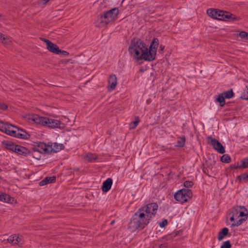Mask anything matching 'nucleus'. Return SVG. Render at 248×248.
<instances>
[{
    "label": "nucleus",
    "mask_w": 248,
    "mask_h": 248,
    "mask_svg": "<svg viewBox=\"0 0 248 248\" xmlns=\"http://www.w3.org/2000/svg\"><path fill=\"white\" fill-rule=\"evenodd\" d=\"M142 210H143L139 209L133 216L130 222L128 224V228L131 232L143 229L150 221V218L146 216L145 214H144Z\"/></svg>",
    "instance_id": "nucleus-1"
},
{
    "label": "nucleus",
    "mask_w": 248,
    "mask_h": 248,
    "mask_svg": "<svg viewBox=\"0 0 248 248\" xmlns=\"http://www.w3.org/2000/svg\"><path fill=\"white\" fill-rule=\"evenodd\" d=\"M207 15L212 18L220 20H238L239 17L229 12L217 10L216 9H208L207 10Z\"/></svg>",
    "instance_id": "nucleus-2"
},
{
    "label": "nucleus",
    "mask_w": 248,
    "mask_h": 248,
    "mask_svg": "<svg viewBox=\"0 0 248 248\" xmlns=\"http://www.w3.org/2000/svg\"><path fill=\"white\" fill-rule=\"evenodd\" d=\"M31 119L37 124L50 128H61V125L62 124L59 120L41 117L37 114L33 115Z\"/></svg>",
    "instance_id": "nucleus-3"
},
{
    "label": "nucleus",
    "mask_w": 248,
    "mask_h": 248,
    "mask_svg": "<svg viewBox=\"0 0 248 248\" xmlns=\"http://www.w3.org/2000/svg\"><path fill=\"white\" fill-rule=\"evenodd\" d=\"M119 13L118 8L115 7L109 10L104 12L100 15L97 19V26L99 27H104L113 20Z\"/></svg>",
    "instance_id": "nucleus-4"
},
{
    "label": "nucleus",
    "mask_w": 248,
    "mask_h": 248,
    "mask_svg": "<svg viewBox=\"0 0 248 248\" xmlns=\"http://www.w3.org/2000/svg\"><path fill=\"white\" fill-rule=\"evenodd\" d=\"M146 47L145 44L140 39H134L132 40L128 48L131 56L137 60Z\"/></svg>",
    "instance_id": "nucleus-5"
},
{
    "label": "nucleus",
    "mask_w": 248,
    "mask_h": 248,
    "mask_svg": "<svg viewBox=\"0 0 248 248\" xmlns=\"http://www.w3.org/2000/svg\"><path fill=\"white\" fill-rule=\"evenodd\" d=\"M192 196V191L188 188L179 190L174 194L175 199L182 203L185 202L189 200Z\"/></svg>",
    "instance_id": "nucleus-6"
},
{
    "label": "nucleus",
    "mask_w": 248,
    "mask_h": 248,
    "mask_svg": "<svg viewBox=\"0 0 248 248\" xmlns=\"http://www.w3.org/2000/svg\"><path fill=\"white\" fill-rule=\"evenodd\" d=\"M158 206L156 203L153 202L148 203L146 206L140 208L142 209V211L145 214L146 216L150 218L151 220L156 214L158 210Z\"/></svg>",
    "instance_id": "nucleus-7"
},
{
    "label": "nucleus",
    "mask_w": 248,
    "mask_h": 248,
    "mask_svg": "<svg viewBox=\"0 0 248 248\" xmlns=\"http://www.w3.org/2000/svg\"><path fill=\"white\" fill-rule=\"evenodd\" d=\"M156 53L155 51L145 47L140 56L137 59V61L144 60V61L151 62L155 59Z\"/></svg>",
    "instance_id": "nucleus-8"
},
{
    "label": "nucleus",
    "mask_w": 248,
    "mask_h": 248,
    "mask_svg": "<svg viewBox=\"0 0 248 248\" xmlns=\"http://www.w3.org/2000/svg\"><path fill=\"white\" fill-rule=\"evenodd\" d=\"M207 143L212 145L213 148L220 154H224L225 150L222 144L216 139L208 136L206 138Z\"/></svg>",
    "instance_id": "nucleus-9"
},
{
    "label": "nucleus",
    "mask_w": 248,
    "mask_h": 248,
    "mask_svg": "<svg viewBox=\"0 0 248 248\" xmlns=\"http://www.w3.org/2000/svg\"><path fill=\"white\" fill-rule=\"evenodd\" d=\"M49 149V144H46L44 142H40L37 146L32 148L33 151L42 154L50 153L51 150Z\"/></svg>",
    "instance_id": "nucleus-10"
},
{
    "label": "nucleus",
    "mask_w": 248,
    "mask_h": 248,
    "mask_svg": "<svg viewBox=\"0 0 248 248\" xmlns=\"http://www.w3.org/2000/svg\"><path fill=\"white\" fill-rule=\"evenodd\" d=\"M41 40L46 43L47 49L49 51L55 54L58 53V50H59V48L56 44L46 38H41Z\"/></svg>",
    "instance_id": "nucleus-11"
},
{
    "label": "nucleus",
    "mask_w": 248,
    "mask_h": 248,
    "mask_svg": "<svg viewBox=\"0 0 248 248\" xmlns=\"http://www.w3.org/2000/svg\"><path fill=\"white\" fill-rule=\"evenodd\" d=\"M9 243H11L13 245H20L22 244V239L16 234H14L10 236L7 239Z\"/></svg>",
    "instance_id": "nucleus-12"
},
{
    "label": "nucleus",
    "mask_w": 248,
    "mask_h": 248,
    "mask_svg": "<svg viewBox=\"0 0 248 248\" xmlns=\"http://www.w3.org/2000/svg\"><path fill=\"white\" fill-rule=\"evenodd\" d=\"M117 84V78L115 75L112 74L110 75L109 79L108 80V90L109 91H113Z\"/></svg>",
    "instance_id": "nucleus-13"
},
{
    "label": "nucleus",
    "mask_w": 248,
    "mask_h": 248,
    "mask_svg": "<svg viewBox=\"0 0 248 248\" xmlns=\"http://www.w3.org/2000/svg\"><path fill=\"white\" fill-rule=\"evenodd\" d=\"M15 152L24 156H28L31 154V152L25 147L17 145L15 148Z\"/></svg>",
    "instance_id": "nucleus-14"
},
{
    "label": "nucleus",
    "mask_w": 248,
    "mask_h": 248,
    "mask_svg": "<svg viewBox=\"0 0 248 248\" xmlns=\"http://www.w3.org/2000/svg\"><path fill=\"white\" fill-rule=\"evenodd\" d=\"M0 201L9 203H13L16 202V201L14 198L11 197L9 195L5 193L0 191Z\"/></svg>",
    "instance_id": "nucleus-15"
},
{
    "label": "nucleus",
    "mask_w": 248,
    "mask_h": 248,
    "mask_svg": "<svg viewBox=\"0 0 248 248\" xmlns=\"http://www.w3.org/2000/svg\"><path fill=\"white\" fill-rule=\"evenodd\" d=\"M112 185V179L110 178H108L103 183L102 186V191L104 192H107L110 189Z\"/></svg>",
    "instance_id": "nucleus-16"
},
{
    "label": "nucleus",
    "mask_w": 248,
    "mask_h": 248,
    "mask_svg": "<svg viewBox=\"0 0 248 248\" xmlns=\"http://www.w3.org/2000/svg\"><path fill=\"white\" fill-rule=\"evenodd\" d=\"M64 148V146L62 144L54 143L53 144L49 145V150H51V153L54 152L56 153L60 150L63 149Z\"/></svg>",
    "instance_id": "nucleus-17"
},
{
    "label": "nucleus",
    "mask_w": 248,
    "mask_h": 248,
    "mask_svg": "<svg viewBox=\"0 0 248 248\" xmlns=\"http://www.w3.org/2000/svg\"><path fill=\"white\" fill-rule=\"evenodd\" d=\"M2 143L3 145L5 146L7 149L15 152V148L17 145H16L13 142L4 140Z\"/></svg>",
    "instance_id": "nucleus-18"
},
{
    "label": "nucleus",
    "mask_w": 248,
    "mask_h": 248,
    "mask_svg": "<svg viewBox=\"0 0 248 248\" xmlns=\"http://www.w3.org/2000/svg\"><path fill=\"white\" fill-rule=\"evenodd\" d=\"M56 181V177H46L42 181H41L39 185L40 186H45L47 184L54 182Z\"/></svg>",
    "instance_id": "nucleus-19"
},
{
    "label": "nucleus",
    "mask_w": 248,
    "mask_h": 248,
    "mask_svg": "<svg viewBox=\"0 0 248 248\" xmlns=\"http://www.w3.org/2000/svg\"><path fill=\"white\" fill-rule=\"evenodd\" d=\"M229 234V229L227 228H222L218 233L217 239L219 241L222 240L224 237Z\"/></svg>",
    "instance_id": "nucleus-20"
},
{
    "label": "nucleus",
    "mask_w": 248,
    "mask_h": 248,
    "mask_svg": "<svg viewBox=\"0 0 248 248\" xmlns=\"http://www.w3.org/2000/svg\"><path fill=\"white\" fill-rule=\"evenodd\" d=\"M239 218H245L246 220L248 217V211L247 209L243 206H241V210L239 213Z\"/></svg>",
    "instance_id": "nucleus-21"
},
{
    "label": "nucleus",
    "mask_w": 248,
    "mask_h": 248,
    "mask_svg": "<svg viewBox=\"0 0 248 248\" xmlns=\"http://www.w3.org/2000/svg\"><path fill=\"white\" fill-rule=\"evenodd\" d=\"M159 45V40L156 38H155L152 40L150 46L149 48L150 49H152L153 51H155V52L156 53V50Z\"/></svg>",
    "instance_id": "nucleus-22"
},
{
    "label": "nucleus",
    "mask_w": 248,
    "mask_h": 248,
    "mask_svg": "<svg viewBox=\"0 0 248 248\" xmlns=\"http://www.w3.org/2000/svg\"><path fill=\"white\" fill-rule=\"evenodd\" d=\"M17 135V138L21 139L27 140L29 139L30 137V134L21 128L19 133H18Z\"/></svg>",
    "instance_id": "nucleus-23"
},
{
    "label": "nucleus",
    "mask_w": 248,
    "mask_h": 248,
    "mask_svg": "<svg viewBox=\"0 0 248 248\" xmlns=\"http://www.w3.org/2000/svg\"><path fill=\"white\" fill-rule=\"evenodd\" d=\"M9 126H14V125L7 122L0 121V130L6 133Z\"/></svg>",
    "instance_id": "nucleus-24"
},
{
    "label": "nucleus",
    "mask_w": 248,
    "mask_h": 248,
    "mask_svg": "<svg viewBox=\"0 0 248 248\" xmlns=\"http://www.w3.org/2000/svg\"><path fill=\"white\" fill-rule=\"evenodd\" d=\"M0 42L5 45H10L11 43V40L8 36L1 33H0Z\"/></svg>",
    "instance_id": "nucleus-25"
},
{
    "label": "nucleus",
    "mask_w": 248,
    "mask_h": 248,
    "mask_svg": "<svg viewBox=\"0 0 248 248\" xmlns=\"http://www.w3.org/2000/svg\"><path fill=\"white\" fill-rule=\"evenodd\" d=\"M225 98L222 93H220L216 99V102L219 103L220 107H223L225 104Z\"/></svg>",
    "instance_id": "nucleus-26"
},
{
    "label": "nucleus",
    "mask_w": 248,
    "mask_h": 248,
    "mask_svg": "<svg viewBox=\"0 0 248 248\" xmlns=\"http://www.w3.org/2000/svg\"><path fill=\"white\" fill-rule=\"evenodd\" d=\"M222 94H223V95L224 96V98L226 99L231 98L234 95V93L232 89L229 90L228 91L224 92L222 93Z\"/></svg>",
    "instance_id": "nucleus-27"
},
{
    "label": "nucleus",
    "mask_w": 248,
    "mask_h": 248,
    "mask_svg": "<svg viewBox=\"0 0 248 248\" xmlns=\"http://www.w3.org/2000/svg\"><path fill=\"white\" fill-rule=\"evenodd\" d=\"M186 143V138L184 136H182L179 138L177 140L176 146L178 147H183Z\"/></svg>",
    "instance_id": "nucleus-28"
},
{
    "label": "nucleus",
    "mask_w": 248,
    "mask_h": 248,
    "mask_svg": "<svg viewBox=\"0 0 248 248\" xmlns=\"http://www.w3.org/2000/svg\"><path fill=\"white\" fill-rule=\"evenodd\" d=\"M241 206H237L233 208L232 211V214L236 217V219L239 218V213L241 210Z\"/></svg>",
    "instance_id": "nucleus-29"
},
{
    "label": "nucleus",
    "mask_w": 248,
    "mask_h": 248,
    "mask_svg": "<svg viewBox=\"0 0 248 248\" xmlns=\"http://www.w3.org/2000/svg\"><path fill=\"white\" fill-rule=\"evenodd\" d=\"M242 164L237 165L236 168L245 169L248 168V158H245L241 161Z\"/></svg>",
    "instance_id": "nucleus-30"
},
{
    "label": "nucleus",
    "mask_w": 248,
    "mask_h": 248,
    "mask_svg": "<svg viewBox=\"0 0 248 248\" xmlns=\"http://www.w3.org/2000/svg\"><path fill=\"white\" fill-rule=\"evenodd\" d=\"M244 221H245V218H237L236 219L235 221H234V222L231 224V226L232 227L238 226L242 224Z\"/></svg>",
    "instance_id": "nucleus-31"
},
{
    "label": "nucleus",
    "mask_w": 248,
    "mask_h": 248,
    "mask_svg": "<svg viewBox=\"0 0 248 248\" xmlns=\"http://www.w3.org/2000/svg\"><path fill=\"white\" fill-rule=\"evenodd\" d=\"M220 160L223 163H228L231 162V158L228 155L224 154L221 156Z\"/></svg>",
    "instance_id": "nucleus-32"
},
{
    "label": "nucleus",
    "mask_w": 248,
    "mask_h": 248,
    "mask_svg": "<svg viewBox=\"0 0 248 248\" xmlns=\"http://www.w3.org/2000/svg\"><path fill=\"white\" fill-rule=\"evenodd\" d=\"M42 153H40L39 152H34L32 150V152H31V154L30 155H31L33 157L35 158V159L37 160H40L41 157V154Z\"/></svg>",
    "instance_id": "nucleus-33"
},
{
    "label": "nucleus",
    "mask_w": 248,
    "mask_h": 248,
    "mask_svg": "<svg viewBox=\"0 0 248 248\" xmlns=\"http://www.w3.org/2000/svg\"><path fill=\"white\" fill-rule=\"evenodd\" d=\"M139 123L140 120H139L138 118H137L135 121L131 122L129 124L130 129L135 128L137 126Z\"/></svg>",
    "instance_id": "nucleus-34"
},
{
    "label": "nucleus",
    "mask_w": 248,
    "mask_h": 248,
    "mask_svg": "<svg viewBox=\"0 0 248 248\" xmlns=\"http://www.w3.org/2000/svg\"><path fill=\"white\" fill-rule=\"evenodd\" d=\"M86 157L90 161H93L97 159L96 155L92 153L87 154L86 155Z\"/></svg>",
    "instance_id": "nucleus-35"
},
{
    "label": "nucleus",
    "mask_w": 248,
    "mask_h": 248,
    "mask_svg": "<svg viewBox=\"0 0 248 248\" xmlns=\"http://www.w3.org/2000/svg\"><path fill=\"white\" fill-rule=\"evenodd\" d=\"M231 247L230 241L227 240L222 243L220 248H231Z\"/></svg>",
    "instance_id": "nucleus-36"
},
{
    "label": "nucleus",
    "mask_w": 248,
    "mask_h": 248,
    "mask_svg": "<svg viewBox=\"0 0 248 248\" xmlns=\"http://www.w3.org/2000/svg\"><path fill=\"white\" fill-rule=\"evenodd\" d=\"M239 36L242 39L248 40V32H247L242 31L239 33Z\"/></svg>",
    "instance_id": "nucleus-37"
},
{
    "label": "nucleus",
    "mask_w": 248,
    "mask_h": 248,
    "mask_svg": "<svg viewBox=\"0 0 248 248\" xmlns=\"http://www.w3.org/2000/svg\"><path fill=\"white\" fill-rule=\"evenodd\" d=\"M194 183L191 181H186L184 183L185 187L188 188L191 187L193 185Z\"/></svg>",
    "instance_id": "nucleus-38"
},
{
    "label": "nucleus",
    "mask_w": 248,
    "mask_h": 248,
    "mask_svg": "<svg viewBox=\"0 0 248 248\" xmlns=\"http://www.w3.org/2000/svg\"><path fill=\"white\" fill-rule=\"evenodd\" d=\"M248 178V174L243 173L240 175L237 176V179L240 180H245Z\"/></svg>",
    "instance_id": "nucleus-39"
},
{
    "label": "nucleus",
    "mask_w": 248,
    "mask_h": 248,
    "mask_svg": "<svg viewBox=\"0 0 248 248\" xmlns=\"http://www.w3.org/2000/svg\"><path fill=\"white\" fill-rule=\"evenodd\" d=\"M168 220L164 219L161 222L159 223V225L161 228L165 227L168 224Z\"/></svg>",
    "instance_id": "nucleus-40"
},
{
    "label": "nucleus",
    "mask_w": 248,
    "mask_h": 248,
    "mask_svg": "<svg viewBox=\"0 0 248 248\" xmlns=\"http://www.w3.org/2000/svg\"><path fill=\"white\" fill-rule=\"evenodd\" d=\"M11 127H12V126H9V128H8L6 134L11 136H12L15 130L11 129Z\"/></svg>",
    "instance_id": "nucleus-41"
},
{
    "label": "nucleus",
    "mask_w": 248,
    "mask_h": 248,
    "mask_svg": "<svg viewBox=\"0 0 248 248\" xmlns=\"http://www.w3.org/2000/svg\"><path fill=\"white\" fill-rule=\"evenodd\" d=\"M13 127H15V128H16L17 129V131H16V130H15L14 132V133L12 135V137H16L17 138V135L18 134V133H19L20 130H21V128L18 127H16V126H12Z\"/></svg>",
    "instance_id": "nucleus-42"
},
{
    "label": "nucleus",
    "mask_w": 248,
    "mask_h": 248,
    "mask_svg": "<svg viewBox=\"0 0 248 248\" xmlns=\"http://www.w3.org/2000/svg\"><path fill=\"white\" fill-rule=\"evenodd\" d=\"M241 97L243 99L248 100V89L244 92Z\"/></svg>",
    "instance_id": "nucleus-43"
},
{
    "label": "nucleus",
    "mask_w": 248,
    "mask_h": 248,
    "mask_svg": "<svg viewBox=\"0 0 248 248\" xmlns=\"http://www.w3.org/2000/svg\"><path fill=\"white\" fill-rule=\"evenodd\" d=\"M62 54L64 56H66L69 54V53L66 51L62 50L59 48V50H58V53H57V54Z\"/></svg>",
    "instance_id": "nucleus-44"
},
{
    "label": "nucleus",
    "mask_w": 248,
    "mask_h": 248,
    "mask_svg": "<svg viewBox=\"0 0 248 248\" xmlns=\"http://www.w3.org/2000/svg\"><path fill=\"white\" fill-rule=\"evenodd\" d=\"M8 108V106L2 102H0V109L2 110H6Z\"/></svg>",
    "instance_id": "nucleus-45"
},
{
    "label": "nucleus",
    "mask_w": 248,
    "mask_h": 248,
    "mask_svg": "<svg viewBox=\"0 0 248 248\" xmlns=\"http://www.w3.org/2000/svg\"><path fill=\"white\" fill-rule=\"evenodd\" d=\"M164 49H165V46L161 45L159 46V49L158 52L160 53H162L163 52V51H164Z\"/></svg>",
    "instance_id": "nucleus-46"
},
{
    "label": "nucleus",
    "mask_w": 248,
    "mask_h": 248,
    "mask_svg": "<svg viewBox=\"0 0 248 248\" xmlns=\"http://www.w3.org/2000/svg\"><path fill=\"white\" fill-rule=\"evenodd\" d=\"M168 243H165L161 244L159 246V248H166L168 247Z\"/></svg>",
    "instance_id": "nucleus-47"
},
{
    "label": "nucleus",
    "mask_w": 248,
    "mask_h": 248,
    "mask_svg": "<svg viewBox=\"0 0 248 248\" xmlns=\"http://www.w3.org/2000/svg\"><path fill=\"white\" fill-rule=\"evenodd\" d=\"M236 217L234 216H233V215L232 214V217H230V220L231 221L234 222V221H235V220H236Z\"/></svg>",
    "instance_id": "nucleus-48"
},
{
    "label": "nucleus",
    "mask_w": 248,
    "mask_h": 248,
    "mask_svg": "<svg viewBox=\"0 0 248 248\" xmlns=\"http://www.w3.org/2000/svg\"><path fill=\"white\" fill-rule=\"evenodd\" d=\"M166 240H170L171 239H172V236L170 235H168L165 237Z\"/></svg>",
    "instance_id": "nucleus-49"
},
{
    "label": "nucleus",
    "mask_w": 248,
    "mask_h": 248,
    "mask_svg": "<svg viewBox=\"0 0 248 248\" xmlns=\"http://www.w3.org/2000/svg\"><path fill=\"white\" fill-rule=\"evenodd\" d=\"M237 166H233V165H231V168L232 169H240V168H236Z\"/></svg>",
    "instance_id": "nucleus-50"
},
{
    "label": "nucleus",
    "mask_w": 248,
    "mask_h": 248,
    "mask_svg": "<svg viewBox=\"0 0 248 248\" xmlns=\"http://www.w3.org/2000/svg\"><path fill=\"white\" fill-rule=\"evenodd\" d=\"M114 223H115V221L114 220H112L111 222V224H113Z\"/></svg>",
    "instance_id": "nucleus-51"
}]
</instances>
